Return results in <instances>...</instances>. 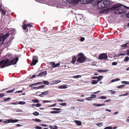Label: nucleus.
<instances>
[{
  "instance_id": "nucleus-1",
  "label": "nucleus",
  "mask_w": 129,
  "mask_h": 129,
  "mask_svg": "<svg viewBox=\"0 0 129 129\" xmlns=\"http://www.w3.org/2000/svg\"><path fill=\"white\" fill-rule=\"evenodd\" d=\"M127 9H129V7H126L120 3L115 4L110 8L111 10H115L114 13L116 14L126 13Z\"/></svg>"
},
{
  "instance_id": "nucleus-2",
  "label": "nucleus",
  "mask_w": 129,
  "mask_h": 129,
  "mask_svg": "<svg viewBox=\"0 0 129 129\" xmlns=\"http://www.w3.org/2000/svg\"><path fill=\"white\" fill-rule=\"evenodd\" d=\"M87 3L91 2L94 3L95 5H97L100 8H104L110 7L112 5V3L109 1H103L102 0H87Z\"/></svg>"
},
{
  "instance_id": "nucleus-3",
  "label": "nucleus",
  "mask_w": 129,
  "mask_h": 129,
  "mask_svg": "<svg viewBox=\"0 0 129 129\" xmlns=\"http://www.w3.org/2000/svg\"><path fill=\"white\" fill-rule=\"evenodd\" d=\"M18 60V57H16L15 58H13V59L10 61H9V60L8 59H7L6 60V62L7 63V66H8L11 65L16 64Z\"/></svg>"
},
{
  "instance_id": "nucleus-4",
  "label": "nucleus",
  "mask_w": 129,
  "mask_h": 129,
  "mask_svg": "<svg viewBox=\"0 0 129 129\" xmlns=\"http://www.w3.org/2000/svg\"><path fill=\"white\" fill-rule=\"evenodd\" d=\"M82 54L81 53H79L78 54V55L79 56L78 57L77 61L80 63H83L85 60V57L83 56H80Z\"/></svg>"
},
{
  "instance_id": "nucleus-5",
  "label": "nucleus",
  "mask_w": 129,
  "mask_h": 129,
  "mask_svg": "<svg viewBox=\"0 0 129 129\" xmlns=\"http://www.w3.org/2000/svg\"><path fill=\"white\" fill-rule=\"evenodd\" d=\"M33 58L31 63L30 64L31 66L35 65L38 62V58L37 56H33Z\"/></svg>"
},
{
  "instance_id": "nucleus-6",
  "label": "nucleus",
  "mask_w": 129,
  "mask_h": 129,
  "mask_svg": "<svg viewBox=\"0 0 129 129\" xmlns=\"http://www.w3.org/2000/svg\"><path fill=\"white\" fill-rule=\"evenodd\" d=\"M99 58L100 59H104L106 60L108 58V56L105 53H102L99 56Z\"/></svg>"
},
{
  "instance_id": "nucleus-7",
  "label": "nucleus",
  "mask_w": 129,
  "mask_h": 129,
  "mask_svg": "<svg viewBox=\"0 0 129 129\" xmlns=\"http://www.w3.org/2000/svg\"><path fill=\"white\" fill-rule=\"evenodd\" d=\"M4 35L3 34H0V43L2 44L5 40V38L4 37Z\"/></svg>"
},
{
  "instance_id": "nucleus-8",
  "label": "nucleus",
  "mask_w": 129,
  "mask_h": 129,
  "mask_svg": "<svg viewBox=\"0 0 129 129\" xmlns=\"http://www.w3.org/2000/svg\"><path fill=\"white\" fill-rule=\"evenodd\" d=\"M50 91L49 90H47L41 93L39 95L40 96L42 97L44 96L43 95H46L50 93Z\"/></svg>"
},
{
  "instance_id": "nucleus-9",
  "label": "nucleus",
  "mask_w": 129,
  "mask_h": 129,
  "mask_svg": "<svg viewBox=\"0 0 129 129\" xmlns=\"http://www.w3.org/2000/svg\"><path fill=\"white\" fill-rule=\"evenodd\" d=\"M103 76H93L92 77L91 79H97L98 80V81H100L103 78Z\"/></svg>"
},
{
  "instance_id": "nucleus-10",
  "label": "nucleus",
  "mask_w": 129,
  "mask_h": 129,
  "mask_svg": "<svg viewBox=\"0 0 129 129\" xmlns=\"http://www.w3.org/2000/svg\"><path fill=\"white\" fill-rule=\"evenodd\" d=\"M51 64H52V66L51 67V68H55L56 67H57L59 66L60 64V63H59L57 64H55V63L54 62H51L50 63Z\"/></svg>"
},
{
  "instance_id": "nucleus-11",
  "label": "nucleus",
  "mask_w": 129,
  "mask_h": 129,
  "mask_svg": "<svg viewBox=\"0 0 129 129\" xmlns=\"http://www.w3.org/2000/svg\"><path fill=\"white\" fill-rule=\"evenodd\" d=\"M47 74V73L46 71L41 72L38 75V76H41L45 75H46Z\"/></svg>"
},
{
  "instance_id": "nucleus-12",
  "label": "nucleus",
  "mask_w": 129,
  "mask_h": 129,
  "mask_svg": "<svg viewBox=\"0 0 129 129\" xmlns=\"http://www.w3.org/2000/svg\"><path fill=\"white\" fill-rule=\"evenodd\" d=\"M109 71V70L108 69H106L105 70H102L101 69H99L97 70V71L100 72H106Z\"/></svg>"
},
{
  "instance_id": "nucleus-13",
  "label": "nucleus",
  "mask_w": 129,
  "mask_h": 129,
  "mask_svg": "<svg viewBox=\"0 0 129 129\" xmlns=\"http://www.w3.org/2000/svg\"><path fill=\"white\" fill-rule=\"evenodd\" d=\"M8 64L6 63V60H4V62L3 63V64H2L1 66V68H3L4 67H5L6 66H7Z\"/></svg>"
},
{
  "instance_id": "nucleus-14",
  "label": "nucleus",
  "mask_w": 129,
  "mask_h": 129,
  "mask_svg": "<svg viewBox=\"0 0 129 129\" xmlns=\"http://www.w3.org/2000/svg\"><path fill=\"white\" fill-rule=\"evenodd\" d=\"M72 60L71 61V63L72 64H74L75 63L76 60L77 58L76 56H72Z\"/></svg>"
},
{
  "instance_id": "nucleus-15",
  "label": "nucleus",
  "mask_w": 129,
  "mask_h": 129,
  "mask_svg": "<svg viewBox=\"0 0 129 129\" xmlns=\"http://www.w3.org/2000/svg\"><path fill=\"white\" fill-rule=\"evenodd\" d=\"M10 121L11 123H15L18 122V121H19V120L17 119H10Z\"/></svg>"
},
{
  "instance_id": "nucleus-16",
  "label": "nucleus",
  "mask_w": 129,
  "mask_h": 129,
  "mask_svg": "<svg viewBox=\"0 0 129 129\" xmlns=\"http://www.w3.org/2000/svg\"><path fill=\"white\" fill-rule=\"evenodd\" d=\"M74 122L78 125L80 126L82 124L81 122L79 121L75 120L74 121Z\"/></svg>"
},
{
  "instance_id": "nucleus-17",
  "label": "nucleus",
  "mask_w": 129,
  "mask_h": 129,
  "mask_svg": "<svg viewBox=\"0 0 129 129\" xmlns=\"http://www.w3.org/2000/svg\"><path fill=\"white\" fill-rule=\"evenodd\" d=\"M126 43L123 44L121 46L122 49H124L125 48H127Z\"/></svg>"
},
{
  "instance_id": "nucleus-18",
  "label": "nucleus",
  "mask_w": 129,
  "mask_h": 129,
  "mask_svg": "<svg viewBox=\"0 0 129 129\" xmlns=\"http://www.w3.org/2000/svg\"><path fill=\"white\" fill-rule=\"evenodd\" d=\"M0 11L2 12L3 14L4 15H5L6 14V11H4L3 9L1 8V5H0Z\"/></svg>"
},
{
  "instance_id": "nucleus-19",
  "label": "nucleus",
  "mask_w": 129,
  "mask_h": 129,
  "mask_svg": "<svg viewBox=\"0 0 129 129\" xmlns=\"http://www.w3.org/2000/svg\"><path fill=\"white\" fill-rule=\"evenodd\" d=\"M68 87L64 85L59 86L58 87V88L59 89H66Z\"/></svg>"
},
{
  "instance_id": "nucleus-20",
  "label": "nucleus",
  "mask_w": 129,
  "mask_h": 129,
  "mask_svg": "<svg viewBox=\"0 0 129 129\" xmlns=\"http://www.w3.org/2000/svg\"><path fill=\"white\" fill-rule=\"evenodd\" d=\"M99 81H98V80L97 81L94 80H92V82H91V84H97Z\"/></svg>"
},
{
  "instance_id": "nucleus-21",
  "label": "nucleus",
  "mask_w": 129,
  "mask_h": 129,
  "mask_svg": "<svg viewBox=\"0 0 129 129\" xmlns=\"http://www.w3.org/2000/svg\"><path fill=\"white\" fill-rule=\"evenodd\" d=\"M80 2L82 4H86L87 3V0H80Z\"/></svg>"
},
{
  "instance_id": "nucleus-22",
  "label": "nucleus",
  "mask_w": 129,
  "mask_h": 129,
  "mask_svg": "<svg viewBox=\"0 0 129 129\" xmlns=\"http://www.w3.org/2000/svg\"><path fill=\"white\" fill-rule=\"evenodd\" d=\"M23 29L24 30H25L27 28V24H24L23 25H22Z\"/></svg>"
},
{
  "instance_id": "nucleus-23",
  "label": "nucleus",
  "mask_w": 129,
  "mask_h": 129,
  "mask_svg": "<svg viewBox=\"0 0 129 129\" xmlns=\"http://www.w3.org/2000/svg\"><path fill=\"white\" fill-rule=\"evenodd\" d=\"M99 99H107L106 96H100L98 98Z\"/></svg>"
},
{
  "instance_id": "nucleus-24",
  "label": "nucleus",
  "mask_w": 129,
  "mask_h": 129,
  "mask_svg": "<svg viewBox=\"0 0 129 129\" xmlns=\"http://www.w3.org/2000/svg\"><path fill=\"white\" fill-rule=\"evenodd\" d=\"M43 83L45 85H48L49 84V82L47 81H43Z\"/></svg>"
},
{
  "instance_id": "nucleus-25",
  "label": "nucleus",
  "mask_w": 129,
  "mask_h": 129,
  "mask_svg": "<svg viewBox=\"0 0 129 129\" xmlns=\"http://www.w3.org/2000/svg\"><path fill=\"white\" fill-rule=\"evenodd\" d=\"M15 89V88H14L12 90H9L8 91H6V92L8 93H11L12 92H13L14 91Z\"/></svg>"
},
{
  "instance_id": "nucleus-26",
  "label": "nucleus",
  "mask_w": 129,
  "mask_h": 129,
  "mask_svg": "<svg viewBox=\"0 0 129 129\" xmlns=\"http://www.w3.org/2000/svg\"><path fill=\"white\" fill-rule=\"evenodd\" d=\"M3 122L4 123H10L11 122V121H10V119L7 120H6V121H4Z\"/></svg>"
},
{
  "instance_id": "nucleus-27",
  "label": "nucleus",
  "mask_w": 129,
  "mask_h": 129,
  "mask_svg": "<svg viewBox=\"0 0 129 129\" xmlns=\"http://www.w3.org/2000/svg\"><path fill=\"white\" fill-rule=\"evenodd\" d=\"M33 120L34 121L36 122H39L41 121V120L39 119L36 118L35 119H33Z\"/></svg>"
},
{
  "instance_id": "nucleus-28",
  "label": "nucleus",
  "mask_w": 129,
  "mask_h": 129,
  "mask_svg": "<svg viewBox=\"0 0 129 129\" xmlns=\"http://www.w3.org/2000/svg\"><path fill=\"white\" fill-rule=\"evenodd\" d=\"M33 114L35 116H37L39 115V113L35 111L34 112Z\"/></svg>"
},
{
  "instance_id": "nucleus-29",
  "label": "nucleus",
  "mask_w": 129,
  "mask_h": 129,
  "mask_svg": "<svg viewBox=\"0 0 129 129\" xmlns=\"http://www.w3.org/2000/svg\"><path fill=\"white\" fill-rule=\"evenodd\" d=\"M60 111H53L51 112V113L52 114L53 113H60Z\"/></svg>"
},
{
  "instance_id": "nucleus-30",
  "label": "nucleus",
  "mask_w": 129,
  "mask_h": 129,
  "mask_svg": "<svg viewBox=\"0 0 129 129\" xmlns=\"http://www.w3.org/2000/svg\"><path fill=\"white\" fill-rule=\"evenodd\" d=\"M32 101L35 103H38L39 102V101L37 99H34L32 100Z\"/></svg>"
},
{
  "instance_id": "nucleus-31",
  "label": "nucleus",
  "mask_w": 129,
  "mask_h": 129,
  "mask_svg": "<svg viewBox=\"0 0 129 129\" xmlns=\"http://www.w3.org/2000/svg\"><path fill=\"white\" fill-rule=\"evenodd\" d=\"M25 103V102L24 101H19L18 103V104L20 105H24Z\"/></svg>"
},
{
  "instance_id": "nucleus-32",
  "label": "nucleus",
  "mask_w": 129,
  "mask_h": 129,
  "mask_svg": "<svg viewBox=\"0 0 129 129\" xmlns=\"http://www.w3.org/2000/svg\"><path fill=\"white\" fill-rule=\"evenodd\" d=\"M97 126L101 127L103 125V122L100 123L96 124Z\"/></svg>"
},
{
  "instance_id": "nucleus-33",
  "label": "nucleus",
  "mask_w": 129,
  "mask_h": 129,
  "mask_svg": "<svg viewBox=\"0 0 129 129\" xmlns=\"http://www.w3.org/2000/svg\"><path fill=\"white\" fill-rule=\"evenodd\" d=\"M121 83L122 84H129V82L123 81L121 82Z\"/></svg>"
},
{
  "instance_id": "nucleus-34",
  "label": "nucleus",
  "mask_w": 129,
  "mask_h": 129,
  "mask_svg": "<svg viewBox=\"0 0 129 129\" xmlns=\"http://www.w3.org/2000/svg\"><path fill=\"white\" fill-rule=\"evenodd\" d=\"M9 35V33H7L5 35H4V38H5L6 39L8 36Z\"/></svg>"
},
{
  "instance_id": "nucleus-35",
  "label": "nucleus",
  "mask_w": 129,
  "mask_h": 129,
  "mask_svg": "<svg viewBox=\"0 0 129 129\" xmlns=\"http://www.w3.org/2000/svg\"><path fill=\"white\" fill-rule=\"evenodd\" d=\"M41 106V104L40 103H37L35 105V106L37 107H39Z\"/></svg>"
},
{
  "instance_id": "nucleus-36",
  "label": "nucleus",
  "mask_w": 129,
  "mask_h": 129,
  "mask_svg": "<svg viewBox=\"0 0 129 129\" xmlns=\"http://www.w3.org/2000/svg\"><path fill=\"white\" fill-rule=\"evenodd\" d=\"M81 77V76L80 75H76L74 76L73 77L74 78H79L80 77Z\"/></svg>"
},
{
  "instance_id": "nucleus-37",
  "label": "nucleus",
  "mask_w": 129,
  "mask_h": 129,
  "mask_svg": "<svg viewBox=\"0 0 129 129\" xmlns=\"http://www.w3.org/2000/svg\"><path fill=\"white\" fill-rule=\"evenodd\" d=\"M90 96L91 97L92 99V98H95L97 96L96 95H93V94H91L90 95Z\"/></svg>"
},
{
  "instance_id": "nucleus-38",
  "label": "nucleus",
  "mask_w": 129,
  "mask_h": 129,
  "mask_svg": "<svg viewBox=\"0 0 129 129\" xmlns=\"http://www.w3.org/2000/svg\"><path fill=\"white\" fill-rule=\"evenodd\" d=\"M129 59V57L128 56L125 57L124 59V61H127Z\"/></svg>"
},
{
  "instance_id": "nucleus-39",
  "label": "nucleus",
  "mask_w": 129,
  "mask_h": 129,
  "mask_svg": "<svg viewBox=\"0 0 129 129\" xmlns=\"http://www.w3.org/2000/svg\"><path fill=\"white\" fill-rule=\"evenodd\" d=\"M124 87V85H121L120 86H118L117 87L118 88H122Z\"/></svg>"
},
{
  "instance_id": "nucleus-40",
  "label": "nucleus",
  "mask_w": 129,
  "mask_h": 129,
  "mask_svg": "<svg viewBox=\"0 0 129 129\" xmlns=\"http://www.w3.org/2000/svg\"><path fill=\"white\" fill-rule=\"evenodd\" d=\"M86 100L88 101H91L92 100V99L91 97L90 96V97H89L86 98Z\"/></svg>"
},
{
  "instance_id": "nucleus-41",
  "label": "nucleus",
  "mask_w": 129,
  "mask_h": 129,
  "mask_svg": "<svg viewBox=\"0 0 129 129\" xmlns=\"http://www.w3.org/2000/svg\"><path fill=\"white\" fill-rule=\"evenodd\" d=\"M45 86V85H41V86H39L38 87V89L43 88Z\"/></svg>"
},
{
  "instance_id": "nucleus-42",
  "label": "nucleus",
  "mask_w": 129,
  "mask_h": 129,
  "mask_svg": "<svg viewBox=\"0 0 129 129\" xmlns=\"http://www.w3.org/2000/svg\"><path fill=\"white\" fill-rule=\"evenodd\" d=\"M52 110H61V108H53L52 109Z\"/></svg>"
},
{
  "instance_id": "nucleus-43",
  "label": "nucleus",
  "mask_w": 129,
  "mask_h": 129,
  "mask_svg": "<svg viewBox=\"0 0 129 129\" xmlns=\"http://www.w3.org/2000/svg\"><path fill=\"white\" fill-rule=\"evenodd\" d=\"M11 98H7L6 99H5L3 100L4 101H7L9 100H11Z\"/></svg>"
},
{
  "instance_id": "nucleus-44",
  "label": "nucleus",
  "mask_w": 129,
  "mask_h": 129,
  "mask_svg": "<svg viewBox=\"0 0 129 129\" xmlns=\"http://www.w3.org/2000/svg\"><path fill=\"white\" fill-rule=\"evenodd\" d=\"M72 1L75 3H77L79 2V0H72Z\"/></svg>"
},
{
  "instance_id": "nucleus-45",
  "label": "nucleus",
  "mask_w": 129,
  "mask_h": 129,
  "mask_svg": "<svg viewBox=\"0 0 129 129\" xmlns=\"http://www.w3.org/2000/svg\"><path fill=\"white\" fill-rule=\"evenodd\" d=\"M112 128L110 126L106 127L104 128V129H112Z\"/></svg>"
},
{
  "instance_id": "nucleus-46",
  "label": "nucleus",
  "mask_w": 129,
  "mask_h": 129,
  "mask_svg": "<svg viewBox=\"0 0 129 129\" xmlns=\"http://www.w3.org/2000/svg\"><path fill=\"white\" fill-rule=\"evenodd\" d=\"M60 105L63 106H65L67 104L66 103H63L60 104Z\"/></svg>"
},
{
  "instance_id": "nucleus-47",
  "label": "nucleus",
  "mask_w": 129,
  "mask_h": 129,
  "mask_svg": "<svg viewBox=\"0 0 129 129\" xmlns=\"http://www.w3.org/2000/svg\"><path fill=\"white\" fill-rule=\"evenodd\" d=\"M51 101H47V100H45L43 102L44 103H48V102H51Z\"/></svg>"
},
{
  "instance_id": "nucleus-48",
  "label": "nucleus",
  "mask_w": 129,
  "mask_h": 129,
  "mask_svg": "<svg viewBox=\"0 0 129 129\" xmlns=\"http://www.w3.org/2000/svg\"><path fill=\"white\" fill-rule=\"evenodd\" d=\"M52 82H53V83H52V84H55L58 83V82H57V81H56L54 80Z\"/></svg>"
},
{
  "instance_id": "nucleus-49",
  "label": "nucleus",
  "mask_w": 129,
  "mask_h": 129,
  "mask_svg": "<svg viewBox=\"0 0 129 129\" xmlns=\"http://www.w3.org/2000/svg\"><path fill=\"white\" fill-rule=\"evenodd\" d=\"M93 105L98 107L100 106V104L94 103L93 104Z\"/></svg>"
},
{
  "instance_id": "nucleus-50",
  "label": "nucleus",
  "mask_w": 129,
  "mask_h": 129,
  "mask_svg": "<svg viewBox=\"0 0 129 129\" xmlns=\"http://www.w3.org/2000/svg\"><path fill=\"white\" fill-rule=\"evenodd\" d=\"M5 95L3 93H1L0 94V98H1L4 96Z\"/></svg>"
},
{
  "instance_id": "nucleus-51",
  "label": "nucleus",
  "mask_w": 129,
  "mask_h": 129,
  "mask_svg": "<svg viewBox=\"0 0 129 129\" xmlns=\"http://www.w3.org/2000/svg\"><path fill=\"white\" fill-rule=\"evenodd\" d=\"M117 62H113L112 63V64L114 66V65H117Z\"/></svg>"
},
{
  "instance_id": "nucleus-52",
  "label": "nucleus",
  "mask_w": 129,
  "mask_h": 129,
  "mask_svg": "<svg viewBox=\"0 0 129 129\" xmlns=\"http://www.w3.org/2000/svg\"><path fill=\"white\" fill-rule=\"evenodd\" d=\"M85 40V38L84 37H82L81 38L80 40L81 42H83Z\"/></svg>"
},
{
  "instance_id": "nucleus-53",
  "label": "nucleus",
  "mask_w": 129,
  "mask_h": 129,
  "mask_svg": "<svg viewBox=\"0 0 129 129\" xmlns=\"http://www.w3.org/2000/svg\"><path fill=\"white\" fill-rule=\"evenodd\" d=\"M35 128L37 129H41L42 127L39 126H36Z\"/></svg>"
},
{
  "instance_id": "nucleus-54",
  "label": "nucleus",
  "mask_w": 129,
  "mask_h": 129,
  "mask_svg": "<svg viewBox=\"0 0 129 129\" xmlns=\"http://www.w3.org/2000/svg\"><path fill=\"white\" fill-rule=\"evenodd\" d=\"M56 103H55L49 106V107H54L56 106Z\"/></svg>"
},
{
  "instance_id": "nucleus-55",
  "label": "nucleus",
  "mask_w": 129,
  "mask_h": 129,
  "mask_svg": "<svg viewBox=\"0 0 129 129\" xmlns=\"http://www.w3.org/2000/svg\"><path fill=\"white\" fill-rule=\"evenodd\" d=\"M111 101L110 99H108L104 101V102H110Z\"/></svg>"
},
{
  "instance_id": "nucleus-56",
  "label": "nucleus",
  "mask_w": 129,
  "mask_h": 129,
  "mask_svg": "<svg viewBox=\"0 0 129 129\" xmlns=\"http://www.w3.org/2000/svg\"><path fill=\"white\" fill-rule=\"evenodd\" d=\"M126 43L127 48H129V41H128L127 42H126Z\"/></svg>"
},
{
  "instance_id": "nucleus-57",
  "label": "nucleus",
  "mask_w": 129,
  "mask_h": 129,
  "mask_svg": "<svg viewBox=\"0 0 129 129\" xmlns=\"http://www.w3.org/2000/svg\"><path fill=\"white\" fill-rule=\"evenodd\" d=\"M22 92V90H20V91H16L15 92L16 93H21Z\"/></svg>"
},
{
  "instance_id": "nucleus-58",
  "label": "nucleus",
  "mask_w": 129,
  "mask_h": 129,
  "mask_svg": "<svg viewBox=\"0 0 129 129\" xmlns=\"http://www.w3.org/2000/svg\"><path fill=\"white\" fill-rule=\"evenodd\" d=\"M36 77V75H33L31 77H30L29 78V79H31L32 78H35Z\"/></svg>"
},
{
  "instance_id": "nucleus-59",
  "label": "nucleus",
  "mask_w": 129,
  "mask_h": 129,
  "mask_svg": "<svg viewBox=\"0 0 129 129\" xmlns=\"http://www.w3.org/2000/svg\"><path fill=\"white\" fill-rule=\"evenodd\" d=\"M18 104V103H17V102H16L12 103L11 104L16 105H17Z\"/></svg>"
},
{
  "instance_id": "nucleus-60",
  "label": "nucleus",
  "mask_w": 129,
  "mask_h": 129,
  "mask_svg": "<svg viewBox=\"0 0 129 129\" xmlns=\"http://www.w3.org/2000/svg\"><path fill=\"white\" fill-rule=\"evenodd\" d=\"M36 85L38 84H41L43 83V81L42 82H39L36 83Z\"/></svg>"
},
{
  "instance_id": "nucleus-61",
  "label": "nucleus",
  "mask_w": 129,
  "mask_h": 129,
  "mask_svg": "<svg viewBox=\"0 0 129 129\" xmlns=\"http://www.w3.org/2000/svg\"><path fill=\"white\" fill-rule=\"evenodd\" d=\"M4 60H3L0 62V66H1L2 64H3V63L4 62Z\"/></svg>"
},
{
  "instance_id": "nucleus-62",
  "label": "nucleus",
  "mask_w": 129,
  "mask_h": 129,
  "mask_svg": "<svg viewBox=\"0 0 129 129\" xmlns=\"http://www.w3.org/2000/svg\"><path fill=\"white\" fill-rule=\"evenodd\" d=\"M36 85V83H35L34 84H33L29 85V87H31L32 86H34L35 85Z\"/></svg>"
},
{
  "instance_id": "nucleus-63",
  "label": "nucleus",
  "mask_w": 129,
  "mask_h": 129,
  "mask_svg": "<svg viewBox=\"0 0 129 129\" xmlns=\"http://www.w3.org/2000/svg\"><path fill=\"white\" fill-rule=\"evenodd\" d=\"M127 55H129V49L127 50L126 51Z\"/></svg>"
},
{
  "instance_id": "nucleus-64",
  "label": "nucleus",
  "mask_w": 129,
  "mask_h": 129,
  "mask_svg": "<svg viewBox=\"0 0 129 129\" xmlns=\"http://www.w3.org/2000/svg\"><path fill=\"white\" fill-rule=\"evenodd\" d=\"M49 127L51 129H54L55 128L53 127L51 125H50L49 126Z\"/></svg>"
}]
</instances>
